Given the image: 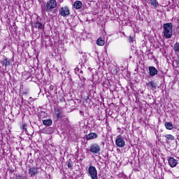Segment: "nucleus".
<instances>
[{
  "label": "nucleus",
  "mask_w": 179,
  "mask_h": 179,
  "mask_svg": "<svg viewBox=\"0 0 179 179\" xmlns=\"http://www.w3.org/2000/svg\"><path fill=\"white\" fill-rule=\"evenodd\" d=\"M164 36L165 38H171L173 36V24L171 22L164 24Z\"/></svg>",
  "instance_id": "f257e3e1"
},
{
  "label": "nucleus",
  "mask_w": 179,
  "mask_h": 179,
  "mask_svg": "<svg viewBox=\"0 0 179 179\" xmlns=\"http://www.w3.org/2000/svg\"><path fill=\"white\" fill-rule=\"evenodd\" d=\"M101 150V148H100V145L96 143L91 144L90 146V152L93 155H99Z\"/></svg>",
  "instance_id": "f03ea898"
},
{
  "label": "nucleus",
  "mask_w": 179,
  "mask_h": 179,
  "mask_svg": "<svg viewBox=\"0 0 179 179\" xmlns=\"http://www.w3.org/2000/svg\"><path fill=\"white\" fill-rule=\"evenodd\" d=\"M57 8V1H48L45 5V11L52 12V9Z\"/></svg>",
  "instance_id": "7ed1b4c3"
},
{
  "label": "nucleus",
  "mask_w": 179,
  "mask_h": 179,
  "mask_svg": "<svg viewBox=\"0 0 179 179\" xmlns=\"http://www.w3.org/2000/svg\"><path fill=\"white\" fill-rule=\"evenodd\" d=\"M54 118L56 121H59V120H62L64 118V112L61 110L59 108H55Z\"/></svg>",
  "instance_id": "20e7f679"
},
{
  "label": "nucleus",
  "mask_w": 179,
  "mask_h": 179,
  "mask_svg": "<svg viewBox=\"0 0 179 179\" xmlns=\"http://www.w3.org/2000/svg\"><path fill=\"white\" fill-rule=\"evenodd\" d=\"M60 16H63V17H67L71 15V11L69 10V8L68 6L62 7L59 10Z\"/></svg>",
  "instance_id": "39448f33"
},
{
  "label": "nucleus",
  "mask_w": 179,
  "mask_h": 179,
  "mask_svg": "<svg viewBox=\"0 0 179 179\" xmlns=\"http://www.w3.org/2000/svg\"><path fill=\"white\" fill-rule=\"evenodd\" d=\"M115 145L117 148H124L125 147V141L122 139V136L119 135L117 136L115 140Z\"/></svg>",
  "instance_id": "423d86ee"
},
{
  "label": "nucleus",
  "mask_w": 179,
  "mask_h": 179,
  "mask_svg": "<svg viewBox=\"0 0 179 179\" xmlns=\"http://www.w3.org/2000/svg\"><path fill=\"white\" fill-rule=\"evenodd\" d=\"M168 163L170 167H171L172 169H174V167H176L178 164V160L176 159L173 157H169L168 158Z\"/></svg>",
  "instance_id": "0eeeda50"
},
{
  "label": "nucleus",
  "mask_w": 179,
  "mask_h": 179,
  "mask_svg": "<svg viewBox=\"0 0 179 179\" xmlns=\"http://www.w3.org/2000/svg\"><path fill=\"white\" fill-rule=\"evenodd\" d=\"M38 173V169L36 166L29 167L28 170V174L30 177H34V176H37Z\"/></svg>",
  "instance_id": "6e6552de"
},
{
  "label": "nucleus",
  "mask_w": 179,
  "mask_h": 179,
  "mask_svg": "<svg viewBox=\"0 0 179 179\" xmlns=\"http://www.w3.org/2000/svg\"><path fill=\"white\" fill-rule=\"evenodd\" d=\"M87 141H93V139H97L99 138V135L96 132H91L85 136Z\"/></svg>",
  "instance_id": "1a4fd4ad"
},
{
  "label": "nucleus",
  "mask_w": 179,
  "mask_h": 179,
  "mask_svg": "<svg viewBox=\"0 0 179 179\" xmlns=\"http://www.w3.org/2000/svg\"><path fill=\"white\" fill-rule=\"evenodd\" d=\"M148 71H149L150 76H156V75L159 73V71H157V69H156V67L152 66L148 68Z\"/></svg>",
  "instance_id": "9d476101"
},
{
  "label": "nucleus",
  "mask_w": 179,
  "mask_h": 179,
  "mask_svg": "<svg viewBox=\"0 0 179 179\" xmlns=\"http://www.w3.org/2000/svg\"><path fill=\"white\" fill-rule=\"evenodd\" d=\"M146 86H149L151 90H156V89H157V84H156L155 81L148 82V83H146Z\"/></svg>",
  "instance_id": "9b49d317"
},
{
  "label": "nucleus",
  "mask_w": 179,
  "mask_h": 179,
  "mask_svg": "<svg viewBox=\"0 0 179 179\" xmlns=\"http://www.w3.org/2000/svg\"><path fill=\"white\" fill-rule=\"evenodd\" d=\"M164 126H165V128L169 131H171L172 129H174V126L173 125V123H171V122H166L164 124Z\"/></svg>",
  "instance_id": "f8f14e48"
},
{
  "label": "nucleus",
  "mask_w": 179,
  "mask_h": 179,
  "mask_svg": "<svg viewBox=\"0 0 179 179\" xmlns=\"http://www.w3.org/2000/svg\"><path fill=\"white\" fill-rule=\"evenodd\" d=\"M34 27H35V29H38L39 30H44V26L41 22H34Z\"/></svg>",
  "instance_id": "ddd939ff"
},
{
  "label": "nucleus",
  "mask_w": 179,
  "mask_h": 179,
  "mask_svg": "<svg viewBox=\"0 0 179 179\" xmlns=\"http://www.w3.org/2000/svg\"><path fill=\"white\" fill-rule=\"evenodd\" d=\"M83 6V4L80 1H76L73 3V8L75 9H80Z\"/></svg>",
  "instance_id": "4468645a"
},
{
  "label": "nucleus",
  "mask_w": 179,
  "mask_h": 179,
  "mask_svg": "<svg viewBox=\"0 0 179 179\" xmlns=\"http://www.w3.org/2000/svg\"><path fill=\"white\" fill-rule=\"evenodd\" d=\"M10 60L8 58L3 59L2 61V66L6 68L7 66H10Z\"/></svg>",
  "instance_id": "2eb2a0df"
},
{
  "label": "nucleus",
  "mask_w": 179,
  "mask_h": 179,
  "mask_svg": "<svg viewBox=\"0 0 179 179\" xmlns=\"http://www.w3.org/2000/svg\"><path fill=\"white\" fill-rule=\"evenodd\" d=\"M43 124L46 127H50V125H52V120L51 119L43 120Z\"/></svg>",
  "instance_id": "dca6fc26"
},
{
  "label": "nucleus",
  "mask_w": 179,
  "mask_h": 179,
  "mask_svg": "<svg viewBox=\"0 0 179 179\" xmlns=\"http://www.w3.org/2000/svg\"><path fill=\"white\" fill-rule=\"evenodd\" d=\"M96 44L97 45L103 46L104 44H106V41L101 39V38H99L96 40Z\"/></svg>",
  "instance_id": "f3484780"
},
{
  "label": "nucleus",
  "mask_w": 179,
  "mask_h": 179,
  "mask_svg": "<svg viewBox=\"0 0 179 179\" xmlns=\"http://www.w3.org/2000/svg\"><path fill=\"white\" fill-rule=\"evenodd\" d=\"M149 3H150V5L154 8H159V2H157V1H150L149 2Z\"/></svg>",
  "instance_id": "a211bd4d"
},
{
  "label": "nucleus",
  "mask_w": 179,
  "mask_h": 179,
  "mask_svg": "<svg viewBox=\"0 0 179 179\" xmlns=\"http://www.w3.org/2000/svg\"><path fill=\"white\" fill-rule=\"evenodd\" d=\"M173 51H174V52H176V53L179 52V42H176V43L173 45Z\"/></svg>",
  "instance_id": "6ab92c4d"
},
{
  "label": "nucleus",
  "mask_w": 179,
  "mask_h": 179,
  "mask_svg": "<svg viewBox=\"0 0 179 179\" xmlns=\"http://www.w3.org/2000/svg\"><path fill=\"white\" fill-rule=\"evenodd\" d=\"M164 137L166 139H168V141H174V136L172 134H166Z\"/></svg>",
  "instance_id": "aec40b11"
},
{
  "label": "nucleus",
  "mask_w": 179,
  "mask_h": 179,
  "mask_svg": "<svg viewBox=\"0 0 179 179\" xmlns=\"http://www.w3.org/2000/svg\"><path fill=\"white\" fill-rule=\"evenodd\" d=\"M27 124L26 123H24L20 126L22 131H25V132L27 131Z\"/></svg>",
  "instance_id": "412c9836"
},
{
  "label": "nucleus",
  "mask_w": 179,
  "mask_h": 179,
  "mask_svg": "<svg viewBox=\"0 0 179 179\" xmlns=\"http://www.w3.org/2000/svg\"><path fill=\"white\" fill-rule=\"evenodd\" d=\"M67 167L70 169V170H72L73 169V162H69L67 164Z\"/></svg>",
  "instance_id": "4be33fe9"
},
{
  "label": "nucleus",
  "mask_w": 179,
  "mask_h": 179,
  "mask_svg": "<svg viewBox=\"0 0 179 179\" xmlns=\"http://www.w3.org/2000/svg\"><path fill=\"white\" fill-rule=\"evenodd\" d=\"M111 73L113 75H117L118 73V70L117 69V68H115V69H113L111 71H110Z\"/></svg>",
  "instance_id": "5701e85b"
},
{
  "label": "nucleus",
  "mask_w": 179,
  "mask_h": 179,
  "mask_svg": "<svg viewBox=\"0 0 179 179\" xmlns=\"http://www.w3.org/2000/svg\"><path fill=\"white\" fill-rule=\"evenodd\" d=\"M129 43H134V41H135V38L134 36H129Z\"/></svg>",
  "instance_id": "b1692460"
},
{
  "label": "nucleus",
  "mask_w": 179,
  "mask_h": 179,
  "mask_svg": "<svg viewBox=\"0 0 179 179\" xmlns=\"http://www.w3.org/2000/svg\"><path fill=\"white\" fill-rule=\"evenodd\" d=\"M13 179H23V176L20 175H16Z\"/></svg>",
  "instance_id": "393cba45"
},
{
  "label": "nucleus",
  "mask_w": 179,
  "mask_h": 179,
  "mask_svg": "<svg viewBox=\"0 0 179 179\" xmlns=\"http://www.w3.org/2000/svg\"><path fill=\"white\" fill-rule=\"evenodd\" d=\"M59 100L60 103H65L66 102L65 101V98L64 96H61Z\"/></svg>",
  "instance_id": "a878e982"
},
{
  "label": "nucleus",
  "mask_w": 179,
  "mask_h": 179,
  "mask_svg": "<svg viewBox=\"0 0 179 179\" xmlns=\"http://www.w3.org/2000/svg\"><path fill=\"white\" fill-rule=\"evenodd\" d=\"M50 89L53 90V89H54V86H53V85H50Z\"/></svg>",
  "instance_id": "bb28decb"
},
{
  "label": "nucleus",
  "mask_w": 179,
  "mask_h": 179,
  "mask_svg": "<svg viewBox=\"0 0 179 179\" xmlns=\"http://www.w3.org/2000/svg\"><path fill=\"white\" fill-rule=\"evenodd\" d=\"M170 4V1H167V3H166V6H169Z\"/></svg>",
  "instance_id": "cd10ccee"
},
{
  "label": "nucleus",
  "mask_w": 179,
  "mask_h": 179,
  "mask_svg": "<svg viewBox=\"0 0 179 179\" xmlns=\"http://www.w3.org/2000/svg\"><path fill=\"white\" fill-rule=\"evenodd\" d=\"M15 5L19 4V3H17V1H15Z\"/></svg>",
  "instance_id": "c85d7f7f"
},
{
  "label": "nucleus",
  "mask_w": 179,
  "mask_h": 179,
  "mask_svg": "<svg viewBox=\"0 0 179 179\" xmlns=\"http://www.w3.org/2000/svg\"><path fill=\"white\" fill-rule=\"evenodd\" d=\"M22 94H27V92H23Z\"/></svg>",
  "instance_id": "c756f323"
},
{
  "label": "nucleus",
  "mask_w": 179,
  "mask_h": 179,
  "mask_svg": "<svg viewBox=\"0 0 179 179\" xmlns=\"http://www.w3.org/2000/svg\"><path fill=\"white\" fill-rule=\"evenodd\" d=\"M11 6H13V8H15V5H11Z\"/></svg>",
  "instance_id": "7c9ffc66"
},
{
  "label": "nucleus",
  "mask_w": 179,
  "mask_h": 179,
  "mask_svg": "<svg viewBox=\"0 0 179 179\" xmlns=\"http://www.w3.org/2000/svg\"><path fill=\"white\" fill-rule=\"evenodd\" d=\"M8 6H11L10 4L8 5Z\"/></svg>",
  "instance_id": "2f4dec72"
},
{
  "label": "nucleus",
  "mask_w": 179,
  "mask_h": 179,
  "mask_svg": "<svg viewBox=\"0 0 179 179\" xmlns=\"http://www.w3.org/2000/svg\"><path fill=\"white\" fill-rule=\"evenodd\" d=\"M178 3H179V1H178Z\"/></svg>",
  "instance_id": "473e14b6"
}]
</instances>
